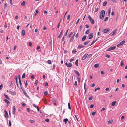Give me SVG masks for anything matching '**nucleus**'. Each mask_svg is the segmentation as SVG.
<instances>
[{
    "mask_svg": "<svg viewBox=\"0 0 127 127\" xmlns=\"http://www.w3.org/2000/svg\"><path fill=\"white\" fill-rule=\"evenodd\" d=\"M124 65V63L123 61H121V66H123Z\"/></svg>",
    "mask_w": 127,
    "mask_h": 127,
    "instance_id": "53",
    "label": "nucleus"
},
{
    "mask_svg": "<svg viewBox=\"0 0 127 127\" xmlns=\"http://www.w3.org/2000/svg\"><path fill=\"white\" fill-rule=\"evenodd\" d=\"M85 47V46L82 45V44H80L77 47V48L79 49H80L81 48H83Z\"/></svg>",
    "mask_w": 127,
    "mask_h": 127,
    "instance_id": "4",
    "label": "nucleus"
},
{
    "mask_svg": "<svg viewBox=\"0 0 127 127\" xmlns=\"http://www.w3.org/2000/svg\"><path fill=\"white\" fill-rule=\"evenodd\" d=\"M96 113V112L95 111L94 112H93L92 113V116H94L95 114Z\"/></svg>",
    "mask_w": 127,
    "mask_h": 127,
    "instance_id": "48",
    "label": "nucleus"
},
{
    "mask_svg": "<svg viewBox=\"0 0 127 127\" xmlns=\"http://www.w3.org/2000/svg\"><path fill=\"white\" fill-rule=\"evenodd\" d=\"M48 94V93L46 91H45L44 92V95H47V94Z\"/></svg>",
    "mask_w": 127,
    "mask_h": 127,
    "instance_id": "59",
    "label": "nucleus"
},
{
    "mask_svg": "<svg viewBox=\"0 0 127 127\" xmlns=\"http://www.w3.org/2000/svg\"><path fill=\"white\" fill-rule=\"evenodd\" d=\"M95 86V83H93L91 85V87H93Z\"/></svg>",
    "mask_w": 127,
    "mask_h": 127,
    "instance_id": "51",
    "label": "nucleus"
},
{
    "mask_svg": "<svg viewBox=\"0 0 127 127\" xmlns=\"http://www.w3.org/2000/svg\"><path fill=\"white\" fill-rule=\"evenodd\" d=\"M26 2L25 1H23L21 3V5L22 6H24V5L25 4V3Z\"/></svg>",
    "mask_w": 127,
    "mask_h": 127,
    "instance_id": "29",
    "label": "nucleus"
},
{
    "mask_svg": "<svg viewBox=\"0 0 127 127\" xmlns=\"http://www.w3.org/2000/svg\"><path fill=\"white\" fill-rule=\"evenodd\" d=\"M85 86H86V83H85V84H84V89L85 90V93H84L85 94L86 92V91H87V88H86V87Z\"/></svg>",
    "mask_w": 127,
    "mask_h": 127,
    "instance_id": "16",
    "label": "nucleus"
},
{
    "mask_svg": "<svg viewBox=\"0 0 127 127\" xmlns=\"http://www.w3.org/2000/svg\"><path fill=\"white\" fill-rule=\"evenodd\" d=\"M19 81V82L20 85V86H21H21L22 85V83L21 82V80H20Z\"/></svg>",
    "mask_w": 127,
    "mask_h": 127,
    "instance_id": "55",
    "label": "nucleus"
},
{
    "mask_svg": "<svg viewBox=\"0 0 127 127\" xmlns=\"http://www.w3.org/2000/svg\"><path fill=\"white\" fill-rule=\"evenodd\" d=\"M76 49H73L72 51V53L73 54H74L76 52Z\"/></svg>",
    "mask_w": 127,
    "mask_h": 127,
    "instance_id": "33",
    "label": "nucleus"
},
{
    "mask_svg": "<svg viewBox=\"0 0 127 127\" xmlns=\"http://www.w3.org/2000/svg\"><path fill=\"white\" fill-rule=\"evenodd\" d=\"M38 80H36L35 81V85H37V83H38Z\"/></svg>",
    "mask_w": 127,
    "mask_h": 127,
    "instance_id": "39",
    "label": "nucleus"
},
{
    "mask_svg": "<svg viewBox=\"0 0 127 127\" xmlns=\"http://www.w3.org/2000/svg\"><path fill=\"white\" fill-rule=\"evenodd\" d=\"M71 35L70 34H69L67 36V37L68 38H69L71 36Z\"/></svg>",
    "mask_w": 127,
    "mask_h": 127,
    "instance_id": "64",
    "label": "nucleus"
},
{
    "mask_svg": "<svg viewBox=\"0 0 127 127\" xmlns=\"http://www.w3.org/2000/svg\"><path fill=\"white\" fill-rule=\"evenodd\" d=\"M88 17L89 20L90 21L91 23L92 24H94L95 23L94 20L92 19V18L90 16H89Z\"/></svg>",
    "mask_w": 127,
    "mask_h": 127,
    "instance_id": "1",
    "label": "nucleus"
},
{
    "mask_svg": "<svg viewBox=\"0 0 127 127\" xmlns=\"http://www.w3.org/2000/svg\"><path fill=\"white\" fill-rule=\"evenodd\" d=\"M107 4V2L106 1H105L103 3V6H105Z\"/></svg>",
    "mask_w": 127,
    "mask_h": 127,
    "instance_id": "30",
    "label": "nucleus"
},
{
    "mask_svg": "<svg viewBox=\"0 0 127 127\" xmlns=\"http://www.w3.org/2000/svg\"><path fill=\"white\" fill-rule=\"evenodd\" d=\"M116 103V101H113L111 103V105L112 106H114L115 105Z\"/></svg>",
    "mask_w": 127,
    "mask_h": 127,
    "instance_id": "18",
    "label": "nucleus"
},
{
    "mask_svg": "<svg viewBox=\"0 0 127 127\" xmlns=\"http://www.w3.org/2000/svg\"><path fill=\"white\" fill-rule=\"evenodd\" d=\"M63 32V30H61V32L59 34V35L58 36V38H61V36L62 35V32Z\"/></svg>",
    "mask_w": 127,
    "mask_h": 127,
    "instance_id": "20",
    "label": "nucleus"
},
{
    "mask_svg": "<svg viewBox=\"0 0 127 127\" xmlns=\"http://www.w3.org/2000/svg\"><path fill=\"white\" fill-rule=\"evenodd\" d=\"M111 1L113 2V3L116 2V1L115 0H110Z\"/></svg>",
    "mask_w": 127,
    "mask_h": 127,
    "instance_id": "61",
    "label": "nucleus"
},
{
    "mask_svg": "<svg viewBox=\"0 0 127 127\" xmlns=\"http://www.w3.org/2000/svg\"><path fill=\"white\" fill-rule=\"evenodd\" d=\"M100 88L99 87H97V88H95V92H96L97 90H99L100 89Z\"/></svg>",
    "mask_w": 127,
    "mask_h": 127,
    "instance_id": "41",
    "label": "nucleus"
},
{
    "mask_svg": "<svg viewBox=\"0 0 127 127\" xmlns=\"http://www.w3.org/2000/svg\"><path fill=\"white\" fill-rule=\"evenodd\" d=\"M97 38H96L95 39L94 38V40L92 42L91 44V45H90V46H91V45L93 44L97 40Z\"/></svg>",
    "mask_w": 127,
    "mask_h": 127,
    "instance_id": "12",
    "label": "nucleus"
},
{
    "mask_svg": "<svg viewBox=\"0 0 127 127\" xmlns=\"http://www.w3.org/2000/svg\"><path fill=\"white\" fill-rule=\"evenodd\" d=\"M52 44V41L51 40V41L49 43V46H51V45Z\"/></svg>",
    "mask_w": 127,
    "mask_h": 127,
    "instance_id": "58",
    "label": "nucleus"
},
{
    "mask_svg": "<svg viewBox=\"0 0 127 127\" xmlns=\"http://www.w3.org/2000/svg\"><path fill=\"white\" fill-rule=\"evenodd\" d=\"M74 72L78 76H80V75L79 72L76 70H74Z\"/></svg>",
    "mask_w": 127,
    "mask_h": 127,
    "instance_id": "13",
    "label": "nucleus"
},
{
    "mask_svg": "<svg viewBox=\"0 0 127 127\" xmlns=\"http://www.w3.org/2000/svg\"><path fill=\"white\" fill-rule=\"evenodd\" d=\"M33 106L35 108H37L38 107L34 104H33Z\"/></svg>",
    "mask_w": 127,
    "mask_h": 127,
    "instance_id": "52",
    "label": "nucleus"
},
{
    "mask_svg": "<svg viewBox=\"0 0 127 127\" xmlns=\"http://www.w3.org/2000/svg\"><path fill=\"white\" fill-rule=\"evenodd\" d=\"M116 48V46L111 47L108 48L107 50V51H110L112 50L115 49Z\"/></svg>",
    "mask_w": 127,
    "mask_h": 127,
    "instance_id": "2",
    "label": "nucleus"
},
{
    "mask_svg": "<svg viewBox=\"0 0 127 127\" xmlns=\"http://www.w3.org/2000/svg\"><path fill=\"white\" fill-rule=\"evenodd\" d=\"M101 74H102V75H103L104 74V72L102 70V71H101Z\"/></svg>",
    "mask_w": 127,
    "mask_h": 127,
    "instance_id": "50",
    "label": "nucleus"
},
{
    "mask_svg": "<svg viewBox=\"0 0 127 127\" xmlns=\"http://www.w3.org/2000/svg\"><path fill=\"white\" fill-rule=\"evenodd\" d=\"M30 122L31 123H34L35 122V121L33 120H30Z\"/></svg>",
    "mask_w": 127,
    "mask_h": 127,
    "instance_id": "57",
    "label": "nucleus"
},
{
    "mask_svg": "<svg viewBox=\"0 0 127 127\" xmlns=\"http://www.w3.org/2000/svg\"><path fill=\"white\" fill-rule=\"evenodd\" d=\"M45 87L47 86H48V83L47 82L45 83Z\"/></svg>",
    "mask_w": 127,
    "mask_h": 127,
    "instance_id": "62",
    "label": "nucleus"
},
{
    "mask_svg": "<svg viewBox=\"0 0 127 127\" xmlns=\"http://www.w3.org/2000/svg\"><path fill=\"white\" fill-rule=\"evenodd\" d=\"M70 16L69 15H68L67 19V20H68L70 19Z\"/></svg>",
    "mask_w": 127,
    "mask_h": 127,
    "instance_id": "37",
    "label": "nucleus"
},
{
    "mask_svg": "<svg viewBox=\"0 0 127 127\" xmlns=\"http://www.w3.org/2000/svg\"><path fill=\"white\" fill-rule=\"evenodd\" d=\"M93 54H89L88 56V58H90L91 57V56Z\"/></svg>",
    "mask_w": 127,
    "mask_h": 127,
    "instance_id": "44",
    "label": "nucleus"
},
{
    "mask_svg": "<svg viewBox=\"0 0 127 127\" xmlns=\"http://www.w3.org/2000/svg\"><path fill=\"white\" fill-rule=\"evenodd\" d=\"M13 110L12 111V114H14L16 112V108L15 106H14L13 107Z\"/></svg>",
    "mask_w": 127,
    "mask_h": 127,
    "instance_id": "6",
    "label": "nucleus"
},
{
    "mask_svg": "<svg viewBox=\"0 0 127 127\" xmlns=\"http://www.w3.org/2000/svg\"><path fill=\"white\" fill-rule=\"evenodd\" d=\"M105 14V12L104 10H103L101 11L100 12V14L102 15H104Z\"/></svg>",
    "mask_w": 127,
    "mask_h": 127,
    "instance_id": "21",
    "label": "nucleus"
},
{
    "mask_svg": "<svg viewBox=\"0 0 127 127\" xmlns=\"http://www.w3.org/2000/svg\"><path fill=\"white\" fill-rule=\"evenodd\" d=\"M27 97H28V98H29L30 97L28 95L27 93L26 92L24 94Z\"/></svg>",
    "mask_w": 127,
    "mask_h": 127,
    "instance_id": "31",
    "label": "nucleus"
},
{
    "mask_svg": "<svg viewBox=\"0 0 127 127\" xmlns=\"http://www.w3.org/2000/svg\"><path fill=\"white\" fill-rule=\"evenodd\" d=\"M68 107L69 109H70V110L71 109V107H70V103H68Z\"/></svg>",
    "mask_w": 127,
    "mask_h": 127,
    "instance_id": "35",
    "label": "nucleus"
},
{
    "mask_svg": "<svg viewBox=\"0 0 127 127\" xmlns=\"http://www.w3.org/2000/svg\"><path fill=\"white\" fill-rule=\"evenodd\" d=\"M109 18L108 17H106L104 19V21H107L108 20V19Z\"/></svg>",
    "mask_w": 127,
    "mask_h": 127,
    "instance_id": "45",
    "label": "nucleus"
},
{
    "mask_svg": "<svg viewBox=\"0 0 127 127\" xmlns=\"http://www.w3.org/2000/svg\"><path fill=\"white\" fill-rule=\"evenodd\" d=\"M78 36V33H77L76 34L75 37L76 38H77Z\"/></svg>",
    "mask_w": 127,
    "mask_h": 127,
    "instance_id": "63",
    "label": "nucleus"
},
{
    "mask_svg": "<svg viewBox=\"0 0 127 127\" xmlns=\"http://www.w3.org/2000/svg\"><path fill=\"white\" fill-rule=\"evenodd\" d=\"M9 93L12 95H16V93L15 92H12L10 91L9 92Z\"/></svg>",
    "mask_w": 127,
    "mask_h": 127,
    "instance_id": "9",
    "label": "nucleus"
},
{
    "mask_svg": "<svg viewBox=\"0 0 127 127\" xmlns=\"http://www.w3.org/2000/svg\"><path fill=\"white\" fill-rule=\"evenodd\" d=\"M93 37V34L92 33H91L89 36V38L90 39H92Z\"/></svg>",
    "mask_w": 127,
    "mask_h": 127,
    "instance_id": "5",
    "label": "nucleus"
},
{
    "mask_svg": "<svg viewBox=\"0 0 127 127\" xmlns=\"http://www.w3.org/2000/svg\"><path fill=\"white\" fill-rule=\"evenodd\" d=\"M88 55V54L87 53H86L85 54L84 56L82 58V59L83 60H84L86 58L87 55Z\"/></svg>",
    "mask_w": 127,
    "mask_h": 127,
    "instance_id": "8",
    "label": "nucleus"
},
{
    "mask_svg": "<svg viewBox=\"0 0 127 127\" xmlns=\"http://www.w3.org/2000/svg\"><path fill=\"white\" fill-rule=\"evenodd\" d=\"M90 42V41H86V42H85L84 43V45H87V44H88Z\"/></svg>",
    "mask_w": 127,
    "mask_h": 127,
    "instance_id": "28",
    "label": "nucleus"
},
{
    "mask_svg": "<svg viewBox=\"0 0 127 127\" xmlns=\"http://www.w3.org/2000/svg\"><path fill=\"white\" fill-rule=\"evenodd\" d=\"M117 31V29L115 30L113 32L112 35L113 36L115 35V34L116 33Z\"/></svg>",
    "mask_w": 127,
    "mask_h": 127,
    "instance_id": "19",
    "label": "nucleus"
},
{
    "mask_svg": "<svg viewBox=\"0 0 127 127\" xmlns=\"http://www.w3.org/2000/svg\"><path fill=\"white\" fill-rule=\"evenodd\" d=\"M4 96H5V98L7 99L8 100H9V98L8 97V96L6 95H5V94H4Z\"/></svg>",
    "mask_w": 127,
    "mask_h": 127,
    "instance_id": "27",
    "label": "nucleus"
},
{
    "mask_svg": "<svg viewBox=\"0 0 127 127\" xmlns=\"http://www.w3.org/2000/svg\"><path fill=\"white\" fill-rule=\"evenodd\" d=\"M21 89H22V91L23 92L24 94L26 92H25V90L24 89H22V87H21Z\"/></svg>",
    "mask_w": 127,
    "mask_h": 127,
    "instance_id": "49",
    "label": "nucleus"
},
{
    "mask_svg": "<svg viewBox=\"0 0 127 127\" xmlns=\"http://www.w3.org/2000/svg\"><path fill=\"white\" fill-rule=\"evenodd\" d=\"M87 37V36L86 35H85L84 36L82 37V41H84L85 39H86Z\"/></svg>",
    "mask_w": 127,
    "mask_h": 127,
    "instance_id": "15",
    "label": "nucleus"
},
{
    "mask_svg": "<svg viewBox=\"0 0 127 127\" xmlns=\"http://www.w3.org/2000/svg\"><path fill=\"white\" fill-rule=\"evenodd\" d=\"M47 63L48 64H51V61L50 60H48L47 61Z\"/></svg>",
    "mask_w": 127,
    "mask_h": 127,
    "instance_id": "43",
    "label": "nucleus"
},
{
    "mask_svg": "<svg viewBox=\"0 0 127 127\" xmlns=\"http://www.w3.org/2000/svg\"><path fill=\"white\" fill-rule=\"evenodd\" d=\"M110 29L109 28L107 29H105L104 30L103 32L105 33H106L109 32Z\"/></svg>",
    "mask_w": 127,
    "mask_h": 127,
    "instance_id": "10",
    "label": "nucleus"
},
{
    "mask_svg": "<svg viewBox=\"0 0 127 127\" xmlns=\"http://www.w3.org/2000/svg\"><path fill=\"white\" fill-rule=\"evenodd\" d=\"M11 122L10 120H9V126H11Z\"/></svg>",
    "mask_w": 127,
    "mask_h": 127,
    "instance_id": "47",
    "label": "nucleus"
},
{
    "mask_svg": "<svg viewBox=\"0 0 127 127\" xmlns=\"http://www.w3.org/2000/svg\"><path fill=\"white\" fill-rule=\"evenodd\" d=\"M113 120H109L108 122V123L109 124H111L113 122Z\"/></svg>",
    "mask_w": 127,
    "mask_h": 127,
    "instance_id": "32",
    "label": "nucleus"
},
{
    "mask_svg": "<svg viewBox=\"0 0 127 127\" xmlns=\"http://www.w3.org/2000/svg\"><path fill=\"white\" fill-rule=\"evenodd\" d=\"M111 13V9H109L108 11V16H110V15Z\"/></svg>",
    "mask_w": 127,
    "mask_h": 127,
    "instance_id": "17",
    "label": "nucleus"
},
{
    "mask_svg": "<svg viewBox=\"0 0 127 127\" xmlns=\"http://www.w3.org/2000/svg\"><path fill=\"white\" fill-rule=\"evenodd\" d=\"M94 104H92L90 105V108H92L94 107Z\"/></svg>",
    "mask_w": 127,
    "mask_h": 127,
    "instance_id": "40",
    "label": "nucleus"
},
{
    "mask_svg": "<svg viewBox=\"0 0 127 127\" xmlns=\"http://www.w3.org/2000/svg\"><path fill=\"white\" fill-rule=\"evenodd\" d=\"M45 121L46 122L48 123H49V120L48 119H46L45 120Z\"/></svg>",
    "mask_w": 127,
    "mask_h": 127,
    "instance_id": "54",
    "label": "nucleus"
},
{
    "mask_svg": "<svg viewBox=\"0 0 127 127\" xmlns=\"http://www.w3.org/2000/svg\"><path fill=\"white\" fill-rule=\"evenodd\" d=\"M105 57L107 58H109L110 57V56L109 55H108V54H106V55L105 56Z\"/></svg>",
    "mask_w": 127,
    "mask_h": 127,
    "instance_id": "42",
    "label": "nucleus"
},
{
    "mask_svg": "<svg viewBox=\"0 0 127 127\" xmlns=\"http://www.w3.org/2000/svg\"><path fill=\"white\" fill-rule=\"evenodd\" d=\"M78 60L77 59L76 60L75 62V64L77 66H78Z\"/></svg>",
    "mask_w": 127,
    "mask_h": 127,
    "instance_id": "23",
    "label": "nucleus"
},
{
    "mask_svg": "<svg viewBox=\"0 0 127 127\" xmlns=\"http://www.w3.org/2000/svg\"><path fill=\"white\" fill-rule=\"evenodd\" d=\"M25 77V73H24L22 76V78H24Z\"/></svg>",
    "mask_w": 127,
    "mask_h": 127,
    "instance_id": "46",
    "label": "nucleus"
},
{
    "mask_svg": "<svg viewBox=\"0 0 127 127\" xmlns=\"http://www.w3.org/2000/svg\"><path fill=\"white\" fill-rule=\"evenodd\" d=\"M4 102L5 103H6L7 105H9L10 104L9 101L6 99H5L4 100Z\"/></svg>",
    "mask_w": 127,
    "mask_h": 127,
    "instance_id": "14",
    "label": "nucleus"
},
{
    "mask_svg": "<svg viewBox=\"0 0 127 127\" xmlns=\"http://www.w3.org/2000/svg\"><path fill=\"white\" fill-rule=\"evenodd\" d=\"M89 29L88 30L86 31L85 33V34H87L89 33Z\"/></svg>",
    "mask_w": 127,
    "mask_h": 127,
    "instance_id": "36",
    "label": "nucleus"
},
{
    "mask_svg": "<svg viewBox=\"0 0 127 127\" xmlns=\"http://www.w3.org/2000/svg\"><path fill=\"white\" fill-rule=\"evenodd\" d=\"M104 15H101L100 14L99 16V18L101 20H103L104 19Z\"/></svg>",
    "mask_w": 127,
    "mask_h": 127,
    "instance_id": "7",
    "label": "nucleus"
},
{
    "mask_svg": "<svg viewBox=\"0 0 127 127\" xmlns=\"http://www.w3.org/2000/svg\"><path fill=\"white\" fill-rule=\"evenodd\" d=\"M125 40H123V41H121L120 43V44H121V45H122L124 44L125 43Z\"/></svg>",
    "mask_w": 127,
    "mask_h": 127,
    "instance_id": "34",
    "label": "nucleus"
},
{
    "mask_svg": "<svg viewBox=\"0 0 127 127\" xmlns=\"http://www.w3.org/2000/svg\"><path fill=\"white\" fill-rule=\"evenodd\" d=\"M74 39V36H72L71 38H70V42H72L73 40Z\"/></svg>",
    "mask_w": 127,
    "mask_h": 127,
    "instance_id": "11",
    "label": "nucleus"
},
{
    "mask_svg": "<svg viewBox=\"0 0 127 127\" xmlns=\"http://www.w3.org/2000/svg\"><path fill=\"white\" fill-rule=\"evenodd\" d=\"M85 27L86 28H89V26L88 25H85Z\"/></svg>",
    "mask_w": 127,
    "mask_h": 127,
    "instance_id": "60",
    "label": "nucleus"
},
{
    "mask_svg": "<svg viewBox=\"0 0 127 127\" xmlns=\"http://www.w3.org/2000/svg\"><path fill=\"white\" fill-rule=\"evenodd\" d=\"M93 98V97L92 96L89 98V100H91Z\"/></svg>",
    "mask_w": 127,
    "mask_h": 127,
    "instance_id": "38",
    "label": "nucleus"
},
{
    "mask_svg": "<svg viewBox=\"0 0 127 127\" xmlns=\"http://www.w3.org/2000/svg\"><path fill=\"white\" fill-rule=\"evenodd\" d=\"M72 64L71 63H69L68 64L67 66V67H70L72 66Z\"/></svg>",
    "mask_w": 127,
    "mask_h": 127,
    "instance_id": "26",
    "label": "nucleus"
},
{
    "mask_svg": "<svg viewBox=\"0 0 127 127\" xmlns=\"http://www.w3.org/2000/svg\"><path fill=\"white\" fill-rule=\"evenodd\" d=\"M4 112L5 114H4V116L5 118H7L8 116V113L5 110L4 111Z\"/></svg>",
    "mask_w": 127,
    "mask_h": 127,
    "instance_id": "3",
    "label": "nucleus"
},
{
    "mask_svg": "<svg viewBox=\"0 0 127 127\" xmlns=\"http://www.w3.org/2000/svg\"><path fill=\"white\" fill-rule=\"evenodd\" d=\"M22 33L23 36H24L25 35V31L24 30H23L22 31Z\"/></svg>",
    "mask_w": 127,
    "mask_h": 127,
    "instance_id": "25",
    "label": "nucleus"
},
{
    "mask_svg": "<svg viewBox=\"0 0 127 127\" xmlns=\"http://www.w3.org/2000/svg\"><path fill=\"white\" fill-rule=\"evenodd\" d=\"M99 66V64H95L94 65V67L95 68H97Z\"/></svg>",
    "mask_w": 127,
    "mask_h": 127,
    "instance_id": "24",
    "label": "nucleus"
},
{
    "mask_svg": "<svg viewBox=\"0 0 127 127\" xmlns=\"http://www.w3.org/2000/svg\"><path fill=\"white\" fill-rule=\"evenodd\" d=\"M63 121L65 122V124H66L67 123V122L68 121V119L67 118L64 119L63 120Z\"/></svg>",
    "mask_w": 127,
    "mask_h": 127,
    "instance_id": "22",
    "label": "nucleus"
},
{
    "mask_svg": "<svg viewBox=\"0 0 127 127\" xmlns=\"http://www.w3.org/2000/svg\"><path fill=\"white\" fill-rule=\"evenodd\" d=\"M121 44H120V43L119 44L117 45V47H119L121 46Z\"/></svg>",
    "mask_w": 127,
    "mask_h": 127,
    "instance_id": "56",
    "label": "nucleus"
}]
</instances>
